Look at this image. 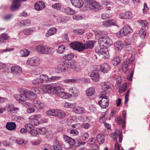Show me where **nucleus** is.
<instances>
[{
	"label": "nucleus",
	"instance_id": "obj_37",
	"mask_svg": "<svg viewBox=\"0 0 150 150\" xmlns=\"http://www.w3.org/2000/svg\"><path fill=\"white\" fill-rule=\"evenodd\" d=\"M66 116V113L63 111L60 110H57L56 117L61 119H63Z\"/></svg>",
	"mask_w": 150,
	"mask_h": 150
},
{
	"label": "nucleus",
	"instance_id": "obj_25",
	"mask_svg": "<svg viewBox=\"0 0 150 150\" xmlns=\"http://www.w3.org/2000/svg\"><path fill=\"white\" fill-rule=\"evenodd\" d=\"M9 140L14 143H17L19 145H22L24 144V142L23 140L20 138H16L14 137H11Z\"/></svg>",
	"mask_w": 150,
	"mask_h": 150
},
{
	"label": "nucleus",
	"instance_id": "obj_26",
	"mask_svg": "<svg viewBox=\"0 0 150 150\" xmlns=\"http://www.w3.org/2000/svg\"><path fill=\"white\" fill-rule=\"evenodd\" d=\"M101 85L102 89L105 91L110 89L112 86V84L109 82L102 83Z\"/></svg>",
	"mask_w": 150,
	"mask_h": 150
},
{
	"label": "nucleus",
	"instance_id": "obj_34",
	"mask_svg": "<svg viewBox=\"0 0 150 150\" xmlns=\"http://www.w3.org/2000/svg\"><path fill=\"white\" fill-rule=\"evenodd\" d=\"M33 127V125L31 124H27L25 125V128H22L20 129V132L22 133H25L28 132L29 128H31Z\"/></svg>",
	"mask_w": 150,
	"mask_h": 150
},
{
	"label": "nucleus",
	"instance_id": "obj_16",
	"mask_svg": "<svg viewBox=\"0 0 150 150\" xmlns=\"http://www.w3.org/2000/svg\"><path fill=\"white\" fill-rule=\"evenodd\" d=\"M133 15L131 11H128L125 13H120L119 16L120 18L122 19H129L132 18Z\"/></svg>",
	"mask_w": 150,
	"mask_h": 150
},
{
	"label": "nucleus",
	"instance_id": "obj_45",
	"mask_svg": "<svg viewBox=\"0 0 150 150\" xmlns=\"http://www.w3.org/2000/svg\"><path fill=\"white\" fill-rule=\"evenodd\" d=\"M57 109H52L48 110L47 114L49 116H53L56 117Z\"/></svg>",
	"mask_w": 150,
	"mask_h": 150
},
{
	"label": "nucleus",
	"instance_id": "obj_38",
	"mask_svg": "<svg viewBox=\"0 0 150 150\" xmlns=\"http://www.w3.org/2000/svg\"><path fill=\"white\" fill-rule=\"evenodd\" d=\"M6 107L8 108H10L9 110L10 112H17L19 110V108L12 106L11 104H8L6 105Z\"/></svg>",
	"mask_w": 150,
	"mask_h": 150
},
{
	"label": "nucleus",
	"instance_id": "obj_7",
	"mask_svg": "<svg viewBox=\"0 0 150 150\" xmlns=\"http://www.w3.org/2000/svg\"><path fill=\"white\" fill-rule=\"evenodd\" d=\"M70 47L73 49L81 52L84 50L83 43L75 41L70 43Z\"/></svg>",
	"mask_w": 150,
	"mask_h": 150
},
{
	"label": "nucleus",
	"instance_id": "obj_32",
	"mask_svg": "<svg viewBox=\"0 0 150 150\" xmlns=\"http://www.w3.org/2000/svg\"><path fill=\"white\" fill-rule=\"evenodd\" d=\"M90 77L92 78V80L95 82L97 81L99 79V75L98 72L96 71H93L90 75Z\"/></svg>",
	"mask_w": 150,
	"mask_h": 150
},
{
	"label": "nucleus",
	"instance_id": "obj_51",
	"mask_svg": "<svg viewBox=\"0 0 150 150\" xmlns=\"http://www.w3.org/2000/svg\"><path fill=\"white\" fill-rule=\"evenodd\" d=\"M79 80V79H67L64 81V82L66 83H72L77 82Z\"/></svg>",
	"mask_w": 150,
	"mask_h": 150
},
{
	"label": "nucleus",
	"instance_id": "obj_23",
	"mask_svg": "<svg viewBox=\"0 0 150 150\" xmlns=\"http://www.w3.org/2000/svg\"><path fill=\"white\" fill-rule=\"evenodd\" d=\"M11 72L13 74H20L22 72L21 68L17 66L11 67Z\"/></svg>",
	"mask_w": 150,
	"mask_h": 150
},
{
	"label": "nucleus",
	"instance_id": "obj_12",
	"mask_svg": "<svg viewBox=\"0 0 150 150\" xmlns=\"http://www.w3.org/2000/svg\"><path fill=\"white\" fill-rule=\"evenodd\" d=\"M69 92L70 94H69V98L73 97L75 98H76L79 94V92L75 87H73L70 88Z\"/></svg>",
	"mask_w": 150,
	"mask_h": 150
},
{
	"label": "nucleus",
	"instance_id": "obj_13",
	"mask_svg": "<svg viewBox=\"0 0 150 150\" xmlns=\"http://www.w3.org/2000/svg\"><path fill=\"white\" fill-rule=\"evenodd\" d=\"M27 0H15L12 4L11 9L12 11L16 10L18 9L21 6L20 1H25Z\"/></svg>",
	"mask_w": 150,
	"mask_h": 150
},
{
	"label": "nucleus",
	"instance_id": "obj_2",
	"mask_svg": "<svg viewBox=\"0 0 150 150\" xmlns=\"http://www.w3.org/2000/svg\"><path fill=\"white\" fill-rule=\"evenodd\" d=\"M64 138L66 142H67L70 145H75L76 147H79L80 145H84L85 142L82 141L78 139H73L71 137L66 135H64Z\"/></svg>",
	"mask_w": 150,
	"mask_h": 150
},
{
	"label": "nucleus",
	"instance_id": "obj_54",
	"mask_svg": "<svg viewBox=\"0 0 150 150\" xmlns=\"http://www.w3.org/2000/svg\"><path fill=\"white\" fill-rule=\"evenodd\" d=\"M9 37L8 35L5 33H3L0 37V40H1V42H4V41L7 40L8 39Z\"/></svg>",
	"mask_w": 150,
	"mask_h": 150
},
{
	"label": "nucleus",
	"instance_id": "obj_22",
	"mask_svg": "<svg viewBox=\"0 0 150 150\" xmlns=\"http://www.w3.org/2000/svg\"><path fill=\"white\" fill-rule=\"evenodd\" d=\"M45 5L42 1H39L35 4V8L37 11H40L45 8Z\"/></svg>",
	"mask_w": 150,
	"mask_h": 150
},
{
	"label": "nucleus",
	"instance_id": "obj_9",
	"mask_svg": "<svg viewBox=\"0 0 150 150\" xmlns=\"http://www.w3.org/2000/svg\"><path fill=\"white\" fill-rule=\"evenodd\" d=\"M102 99L98 102V104L102 108H105L109 105V100L107 96L105 95L100 96Z\"/></svg>",
	"mask_w": 150,
	"mask_h": 150
},
{
	"label": "nucleus",
	"instance_id": "obj_53",
	"mask_svg": "<svg viewBox=\"0 0 150 150\" xmlns=\"http://www.w3.org/2000/svg\"><path fill=\"white\" fill-rule=\"evenodd\" d=\"M52 7L56 10H60L62 8V5L60 3H57L52 5Z\"/></svg>",
	"mask_w": 150,
	"mask_h": 150
},
{
	"label": "nucleus",
	"instance_id": "obj_35",
	"mask_svg": "<svg viewBox=\"0 0 150 150\" xmlns=\"http://www.w3.org/2000/svg\"><path fill=\"white\" fill-rule=\"evenodd\" d=\"M53 148L54 150H62V147L58 140H54Z\"/></svg>",
	"mask_w": 150,
	"mask_h": 150
},
{
	"label": "nucleus",
	"instance_id": "obj_48",
	"mask_svg": "<svg viewBox=\"0 0 150 150\" xmlns=\"http://www.w3.org/2000/svg\"><path fill=\"white\" fill-rule=\"evenodd\" d=\"M30 53V52L26 49H24L21 50L20 53L21 57H26L28 56Z\"/></svg>",
	"mask_w": 150,
	"mask_h": 150
},
{
	"label": "nucleus",
	"instance_id": "obj_19",
	"mask_svg": "<svg viewBox=\"0 0 150 150\" xmlns=\"http://www.w3.org/2000/svg\"><path fill=\"white\" fill-rule=\"evenodd\" d=\"M71 69L76 71H79L81 69V67L79 63L76 62L71 63Z\"/></svg>",
	"mask_w": 150,
	"mask_h": 150
},
{
	"label": "nucleus",
	"instance_id": "obj_40",
	"mask_svg": "<svg viewBox=\"0 0 150 150\" xmlns=\"http://www.w3.org/2000/svg\"><path fill=\"white\" fill-rule=\"evenodd\" d=\"M103 4L106 6L105 9L107 10H110V8L113 7V3L110 2L109 1H104L103 2Z\"/></svg>",
	"mask_w": 150,
	"mask_h": 150
},
{
	"label": "nucleus",
	"instance_id": "obj_57",
	"mask_svg": "<svg viewBox=\"0 0 150 150\" xmlns=\"http://www.w3.org/2000/svg\"><path fill=\"white\" fill-rule=\"evenodd\" d=\"M50 88V85H44L42 86L41 89L42 91L49 93V91Z\"/></svg>",
	"mask_w": 150,
	"mask_h": 150
},
{
	"label": "nucleus",
	"instance_id": "obj_11",
	"mask_svg": "<svg viewBox=\"0 0 150 150\" xmlns=\"http://www.w3.org/2000/svg\"><path fill=\"white\" fill-rule=\"evenodd\" d=\"M41 115L40 114L33 115L30 116L29 119L31 120V122L32 123L33 125H37L39 123L38 119L40 118Z\"/></svg>",
	"mask_w": 150,
	"mask_h": 150
},
{
	"label": "nucleus",
	"instance_id": "obj_43",
	"mask_svg": "<svg viewBox=\"0 0 150 150\" xmlns=\"http://www.w3.org/2000/svg\"><path fill=\"white\" fill-rule=\"evenodd\" d=\"M120 58L118 56L114 57L112 61V64L114 66H117L120 63Z\"/></svg>",
	"mask_w": 150,
	"mask_h": 150
},
{
	"label": "nucleus",
	"instance_id": "obj_64",
	"mask_svg": "<svg viewBox=\"0 0 150 150\" xmlns=\"http://www.w3.org/2000/svg\"><path fill=\"white\" fill-rule=\"evenodd\" d=\"M72 17L74 19L76 20H81L83 18L82 16L80 14L74 15Z\"/></svg>",
	"mask_w": 150,
	"mask_h": 150
},
{
	"label": "nucleus",
	"instance_id": "obj_56",
	"mask_svg": "<svg viewBox=\"0 0 150 150\" xmlns=\"http://www.w3.org/2000/svg\"><path fill=\"white\" fill-rule=\"evenodd\" d=\"M37 130L38 132L42 134H45L47 131V130L45 128L41 127L37 128Z\"/></svg>",
	"mask_w": 150,
	"mask_h": 150
},
{
	"label": "nucleus",
	"instance_id": "obj_59",
	"mask_svg": "<svg viewBox=\"0 0 150 150\" xmlns=\"http://www.w3.org/2000/svg\"><path fill=\"white\" fill-rule=\"evenodd\" d=\"M74 34L77 35H81L83 34L84 30L83 29H76L73 31Z\"/></svg>",
	"mask_w": 150,
	"mask_h": 150
},
{
	"label": "nucleus",
	"instance_id": "obj_17",
	"mask_svg": "<svg viewBox=\"0 0 150 150\" xmlns=\"http://www.w3.org/2000/svg\"><path fill=\"white\" fill-rule=\"evenodd\" d=\"M109 64L107 63H104L100 65V71L104 73L107 72L110 69Z\"/></svg>",
	"mask_w": 150,
	"mask_h": 150
},
{
	"label": "nucleus",
	"instance_id": "obj_27",
	"mask_svg": "<svg viewBox=\"0 0 150 150\" xmlns=\"http://www.w3.org/2000/svg\"><path fill=\"white\" fill-rule=\"evenodd\" d=\"M16 125L14 122H8L6 123V128L9 130H13L16 128Z\"/></svg>",
	"mask_w": 150,
	"mask_h": 150
},
{
	"label": "nucleus",
	"instance_id": "obj_33",
	"mask_svg": "<svg viewBox=\"0 0 150 150\" xmlns=\"http://www.w3.org/2000/svg\"><path fill=\"white\" fill-rule=\"evenodd\" d=\"M106 36L100 38L98 40L99 45L98 46L102 47H105L106 40Z\"/></svg>",
	"mask_w": 150,
	"mask_h": 150
},
{
	"label": "nucleus",
	"instance_id": "obj_46",
	"mask_svg": "<svg viewBox=\"0 0 150 150\" xmlns=\"http://www.w3.org/2000/svg\"><path fill=\"white\" fill-rule=\"evenodd\" d=\"M34 127L33 125V127L32 128L29 129L28 130V132L32 136H36L38 134V131L37 130V128L36 130L34 129Z\"/></svg>",
	"mask_w": 150,
	"mask_h": 150
},
{
	"label": "nucleus",
	"instance_id": "obj_52",
	"mask_svg": "<svg viewBox=\"0 0 150 150\" xmlns=\"http://www.w3.org/2000/svg\"><path fill=\"white\" fill-rule=\"evenodd\" d=\"M134 69L133 68H131L130 71L129 72L130 74H128L127 76V79L128 80L131 81L132 79V77L134 74Z\"/></svg>",
	"mask_w": 150,
	"mask_h": 150
},
{
	"label": "nucleus",
	"instance_id": "obj_29",
	"mask_svg": "<svg viewBox=\"0 0 150 150\" xmlns=\"http://www.w3.org/2000/svg\"><path fill=\"white\" fill-rule=\"evenodd\" d=\"M57 32V29L55 28H52L49 29L45 34V36L48 37L50 36L55 34Z\"/></svg>",
	"mask_w": 150,
	"mask_h": 150
},
{
	"label": "nucleus",
	"instance_id": "obj_3",
	"mask_svg": "<svg viewBox=\"0 0 150 150\" xmlns=\"http://www.w3.org/2000/svg\"><path fill=\"white\" fill-rule=\"evenodd\" d=\"M84 2L88 7L94 11H98L100 8V5L96 1L94 0H85Z\"/></svg>",
	"mask_w": 150,
	"mask_h": 150
},
{
	"label": "nucleus",
	"instance_id": "obj_60",
	"mask_svg": "<svg viewBox=\"0 0 150 150\" xmlns=\"http://www.w3.org/2000/svg\"><path fill=\"white\" fill-rule=\"evenodd\" d=\"M126 89V83L124 84L121 86L120 88L119 92L120 93H122L125 91Z\"/></svg>",
	"mask_w": 150,
	"mask_h": 150
},
{
	"label": "nucleus",
	"instance_id": "obj_18",
	"mask_svg": "<svg viewBox=\"0 0 150 150\" xmlns=\"http://www.w3.org/2000/svg\"><path fill=\"white\" fill-rule=\"evenodd\" d=\"M73 112L78 114H81L86 112V110L83 107L79 106L74 107L72 109Z\"/></svg>",
	"mask_w": 150,
	"mask_h": 150
},
{
	"label": "nucleus",
	"instance_id": "obj_21",
	"mask_svg": "<svg viewBox=\"0 0 150 150\" xmlns=\"http://www.w3.org/2000/svg\"><path fill=\"white\" fill-rule=\"evenodd\" d=\"M72 5L77 8H81L83 4V2L82 0H71Z\"/></svg>",
	"mask_w": 150,
	"mask_h": 150
},
{
	"label": "nucleus",
	"instance_id": "obj_14",
	"mask_svg": "<svg viewBox=\"0 0 150 150\" xmlns=\"http://www.w3.org/2000/svg\"><path fill=\"white\" fill-rule=\"evenodd\" d=\"M102 25L105 27H110L112 25L119 26L117 22L113 20L104 21L102 22Z\"/></svg>",
	"mask_w": 150,
	"mask_h": 150
},
{
	"label": "nucleus",
	"instance_id": "obj_50",
	"mask_svg": "<svg viewBox=\"0 0 150 150\" xmlns=\"http://www.w3.org/2000/svg\"><path fill=\"white\" fill-rule=\"evenodd\" d=\"M33 28H26L23 30L24 33L25 35L30 34L34 30Z\"/></svg>",
	"mask_w": 150,
	"mask_h": 150
},
{
	"label": "nucleus",
	"instance_id": "obj_62",
	"mask_svg": "<svg viewBox=\"0 0 150 150\" xmlns=\"http://www.w3.org/2000/svg\"><path fill=\"white\" fill-rule=\"evenodd\" d=\"M32 83L35 85L41 84L42 83V81H40V79H36L33 80Z\"/></svg>",
	"mask_w": 150,
	"mask_h": 150
},
{
	"label": "nucleus",
	"instance_id": "obj_42",
	"mask_svg": "<svg viewBox=\"0 0 150 150\" xmlns=\"http://www.w3.org/2000/svg\"><path fill=\"white\" fill-rule=\"evenodd\" d=\"M45 54H52L55 52L54 48L46 46Z\"/></svg>",
	"mask_w": 150,
	"mask_h": 150
},
{
	"label": "nucleus",
	"instance_id": "obj_47",
	"mask_svg": "<svg viewBox=\"0 0 150 150\" xmlns=\"http://www.w3.org/2000/svg\"><path fill=\"white\" fill-rule=\"evenodd\" d=\"M40 80L41 81H42V83L44 81H45L46 82H49V77L46 75L42 74L40 76Z\"/></svg>",
	"mask_w": 150,
	"mask_h": 150
},
{
	"label": "nucleus",
	"instance_id": "obj_6",
	"mask_svg": "<svg viewBox=\"0 0 150 150\" xmlns=\"http://www.w3.org/2000/svg\"><path fill=\"white\" fill-rule=\"evenodd\" d=\"M132 32V29L128 25H125L123 27L122 29L121 30L116 34L117 37H120L126 35Z\"/></svg>",
	"mask_w": 150,
	"mask_h": 150
},
{
	"label": "nucleus",
	"instance_id": "obj_28",
	"mask_svg": "<svg viewBox=\"0 0 150 150\" xmlns=\"http://www.w3.org/2000/svg\"><path fill=\"white\" fill-rule=\"evenodd\" d=\"M60 86H56L55 87H52L50 85V90L49 91V93L52 94H55L56 93L57 94L60 88Z\"/></svg>",
	"mask_w": 150,
	"mask_h": 150
},
{
	"label": "nucleus",
	"instance_id": "obj_1",
	"mask_svg": "<svg viewBox=\"0 0 150 150\" xmlns=\"http://www.w3.org/2000/svg\"><path fill=\"white\" fill-rule=\"evenodd\" d=\"M32 92L25 90L23 91L24 94L22 95H15L16 99L19 102H22L26 100L30 96L35 95V93H38V89L36 87H33L31 88Z\"/></svg>",
	"mask_w": 150,
	"mask_h": 150
},
{
	"label": "nucleus",
	"instance_id": "obj_8",
	"mask_svg": "<svg viewBox=\"0 0 150 150\" xmlns=\"http://www.w3.org/2000/svg\"><path fill=\"white\" fill-rule=\"evenodd\" d=\"M40 59L37 57H31L26 61L27 64L32 67L38 66L40 65Z\"/></svg>",
	"mask_w": 150,
	"mask_h": 150
},
{
	"label": "nucleus",
	"instance_id": "obj_63",
	"mask_svg": "<svg viewBox=\"0 0 150 150\" xmlns=\"http://www.w3.org/2000/svg\"><path fill=\"white\" fill-rule=\"evenodd\" d=\"M112 16L110 14L103 13L101 15V18L103 19H105L108 18H109Z\"/></svg>",
	"mask_w": 150,
	"mask_h": 150
},
{
	"label": "nucleus",
	"instance_id": "obj_49",
	"mask_svg": "<svg viewBox=\"0 0 150 150\" xmlns=\"http://www.w3.org/2000/svg\"><path fill=\"white\" fill-rule=\"evenodd\" d=\"M65 47L64 45H59L58 47L57 52L59 54H62L64 52Z\"/></svg>",
	"mask_w": 150,
	"mask_h": 150
},
{
	"label": "nucleus",
	"instance_id": "obj_58",
	"mask_svg": "<svg viewBox=\"0 0 150 150\" xmlns=\"http://www.w3.org/2000/svg\"><path fill=\"white\" fill-rule=\"evenodd\" d=\"M113 43L112 41L109 37L107 36L106 40L105 47H107L111 45Z\"/></svg>",
	"mask_w": 150,
	"mask_h": 150
},
{
	"label": "nucleus",
	"instance_id": "obj_41",
	"mask_svg": "<svg viewBox=\"0 0 150 150\" xmlns=\"http://www.w3.org/2000/svg\"><path fill=\"white\" fill-rule=\"evenodd\" d=\"M97 140L99 144H102L104 141V136L102 134H98L97 136Z\"/></svg>",
	"mask_w": 150,
	"mask_h": 150
},
{
	"label": "nucleus",
	"instance_id": "obj_36",
	"mask_svg": "<svg viewBox=\"0 0 150 150\" xmlns=\"http://www.w3.org/2000/svg\"><path fill=\"white\" fill-rule=\"evenodd\" d=\"M70 20L68 16H64L59 17L57 18V21L58 23H64Z\"/></svg>",
	"mask_w": 150,
	"mask_h": 150
},
{
	"label": "nucleus",
	"instance_id": "obj_44",
	"mask_svg": "<svg viewBox=\"0 0 150 150\" xmlns=\"http://www.w3.org/2000/svg\"><path fill=\"white\" fill-rule=\"evenodd\" d=\"M64 11L65 13L69 15H73L76 12L73 9L69 7L65 8L64 9Z\"/></svg>",
	"mask_w": 150,
	"mask_h": 150
},
{
	"label": "nucleus",
	"instance_id": "obj_10",
	"mask_svg": "<svg viewBox=\"0 0 150 150\" xmlns=\"http://www.w3.org/2000/svg\"><path fill=\"white\" fill-rule=\"evenodd\" d=\"M133 61V59L130 60L128 59L123 62L122 65V69L123 73H126L127 72L129 64H132Z\"/></svg>",
	"mask_w": 150,
	"mask_h": 150
},
{
	"label": "nucleus",
	"instance_id": "obj_55",
	"mask_svg": "<svg viewBox=\"0 0 150 150\" xmlns=\"http://www.w3.org/2000/svg\"><path fill=\"white\" fill-rule=\"evenodd\" d=\"M74 54L72 53L64 55V57L67 60H70L72 59L74 57Z\"/></svg>",
	"mask_w": 150,
	"mask_h": 150
},
{
	"label": "nucleus",
	"instance_id": "obj_39",
	"mask_svg": "<svg viewBox=\"0 0 150 150\" xmlns=\"http://www.w3.org/2000/svg\"><path fill=\"white\" fill-rule=\"evenodd\" d=\"M146 32L145 28H142L140 29L139 33L140 37L144 39L146 36Z\"/></svg>",
	"mask_w": 150,
	"mask_h": 150
},
{
	"label": "nucleus",
	"instance_id": "obj_5",
	"mask_svg": "<svg viewBox=\"0 0 150 150\" xmlns=\"http://www.w3.org/2000/svg\"><path fill=\"white\" fill-rule=\"evenodd\" d=\"M104 47L98 46L96 48L95 51L99 55H103V58H107L109 57L108 49L106 48H104Z\"/></svg>",
	"mask_w": 150,
	"mask_h": 150
},
{
	"label": "nucleus",
	"instance_id": "obj_31",
	"mask_svg": "<svg viewBox=\"0 0 150 150\" xmlns=\"http://www.w3.org/2000/svg\"><path fill=\"white\" fill-rule=\"evenodd\" d=\"M95 94V90L94 88L90 87L87 89L86 91V94L88 96H91Z\"/></svg>",
	"mask_w": 150,
	"mask_h": 150
},
{
	"label": "nucleus",
	"instance_id": "obj_30",
	"mask_svg": "<svg viewBox=\"0 0 150 150\" xmlns=\"http://www.w3.org/2000/svg\"><path fill=\"white\" fill-rule=\"evenodd\" d=\"M123 42L120 41L116 42L114 44L115 49L118 51L121 50L123 48Z\"/></svg>",
	"mask_w": 150,
	"mask_h": 150
},
{
	"label": "nucleus",
	"instance_id": "obj_15",
	"mask_svg": "<svg viewBox=\"0 0 150 150\" xmlns=\"http://www.w3.org/2000/svg\"><path fill=\"white\" fill-rule=\"evenodd\" d=\"M57 95L60 98L64 99L69 98V93L64 92V90L61 87H60V89H59V91H58Z\"/></svg>",
	"mask_w": 150,
	"mask_h": 150
},
{
	"label": "nucleus",
	"instance_id": "obj_4",
	"mask_svg": "<svg viewBox=\"0 0 150 150\" xmlns=\"http://www.w3.org/2000/svg\"><path fill=\"white\" fill-rule=\"evenodd\" d=\"M58 70L61 71H67L71 69V63L68 61L62 62L57 67Z\"/></svg>",
	"mask_w": 150,
	"mask_h": 150
},
{
	"label": "nucleus",
	"instance_id": "obj_20",
	"mask_svg": "<svg viewBox=\"0 0 150 150\" xmlns=\"http://www.w3.org/2000/svg\"><path fill=\"white\" fill-rule=\"evenodd\" d=\"M96 42L93 40H89L86 41L85 43L83 44L84 50L88 48L91 49L94 47Z\"/></svg>",
	"mask_w": 150,
	"mask_h": 150
},
{
	"label": "nucleus",
	"instance_id": "obj_24",
	"mask_svg": "<svg viewBox=\"0 0 150 150\" xmlns=\"http://www.w3.org/2000/svg\"><path fill=\"white\" fill-rule=\"evenodd\" d=\"M46 45H38L35 47V49L37 52L41 54H45Z\"/></svg>",
	"mask_w": 150,
	"mask_h": 150
},
{
	"label": "nucleus",
	"instance_id": "obj_61",
	"mask_svg": "<svg viewBox=\"0 0 150 150\" xmlns=\"http://www.w3.org/2000/svg\"><path fill=\"white\" fill-rule=\"evenodd\" d=\"M139 22L141 24V25L143 27V28H145L148 25V23L146 20L143 21L140 20H139Z\"/></svg>",
	"mask_w": 150,
	"mask_h": 150
}]
</instances>
